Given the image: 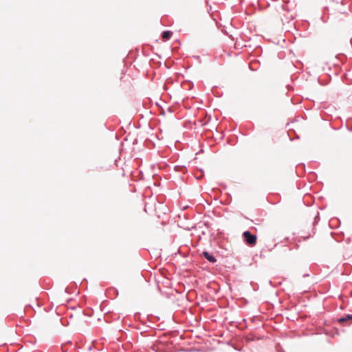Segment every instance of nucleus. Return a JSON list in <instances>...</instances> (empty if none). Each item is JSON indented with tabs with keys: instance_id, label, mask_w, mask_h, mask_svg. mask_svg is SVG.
<instances>
[{
	"instance_id": "nucleus-4",
	"label": "nucleus",
	"mask_w": 352,
	"mask_h": 352,
	"mask_svg": "<svg viewBox=\"0 0 352 352\" xmlns=\"http://www.w3.org/2000/svg\"><path fill=\"white\" fill-rule=\"evenodd\" d=\"M338 321L339 322H345V321H346V318H344V317L340 318H339V319L338 320Z\"/></svg>"
},
{
	"instance_id": "nucleus-3",
	"label": "nucleus",
	"mask_w": 352,
	"mask_h": 352,
	"mask_svg": "<svg viewBox=\"0 0 352 352\" xmlns=\"http://www.w3.org/2000/svg\"><path fill=\"white\" fill-rule=\"evenodd\" d=\"M173 35V32L169 30L164 31L162 34V37L164 40L167 41Z\"/></svg>"
},
{
	"instance_id": "nucleus-5",
	"label": "nucleus",
	"mask_w": 352,
	"mask_h": 352,
	"mask_svg": "<svg viewBox=\"0 0 352 352\" xmlns=\"http://www.w3.org/2000/svg\"><path fill=\"white\" fill-rule=\"evenodd\" d=\"M346 321L349 320H352V315H347L346 317Z\"/></svg>"
},
{
	"instance_id": "nucleus-1",
	"label": "nucleus",
	"mask_w": 352,
	"mask_h": 352,
	"mask_svg": "<svg viewBox=\"0 0 352 352\" xmlns=\"http://www.w3.org/2000/svg\"><path fill=\"white\" fill-rule=\"evenodd\" d=\"M244 241L250 246H254L256 243L257 237L255 234H252L250 231H245L243 233Z\"/></svg>"
},
{
	"instance_id": "nucleus-2",
	"label": "nucleus",
	"mask_w": 352,
	"mask_h": 352,
	"mask_svg": "<svg viewBox=\"0 0 352 352\" xmlns=\"http://www.w3.org/2000/svg\"><path fill=\"white\" fill-rule=\"evenodd\" d=\"M202 254L208 261L211 263H215L217 261L215 257L206 251L203 252Z\"/></svg>"
}]
</instances>
